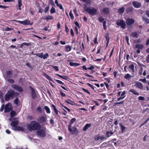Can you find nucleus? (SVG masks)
Listing matches in <instances>:
<instances>
[{"label": "nucleus", "mask_w": 149, "mask_h": 149, "mask_svg": "<svg viewBox=\"0 0 149 149\" xmlns=\"http://www.w3.org/2000/svg\"><path fill=\"white\" fill-rule=\"evenodd\" d=\"M51 107H52L53 108V109L54 110L56 113L57 115H58V110L56 109V108L54 104H52V105Z\"/></svg>", "instance_id": "a878e982"}, {"label": "nucleus", "mask_w": 149, "mask_h": 149, "mask_svg": "<svg viewBox=\"0 0 149 149\" xmlns=\"http://www.w3.org/2000/svg\"><path fill=\"white\" fill-rule=\"evenodd\" d=\"M31 45V43H27V42H23L21 45L20 47L21 48H23V47L24 45H26L27 46H29Z\"/></svg>", "instance_id": "c85d7f7f"}, {"label": "nucleus", "mask_w": 149, "mask_h": 149, "mask_svg": "<svg viewBox=\"0 0 149 149\" xmlns=\"http://www.w3.org/2000/svg\"><path fill=\"white\" fill-rule=\"evenodd\" d=\"M47 120V116L45 113L44 116L39 117L37 119V121L39 124L45 123Z\"/></svg>", "instance_id": "20e7f679"}, {"label": "nucleus", "mask_w": 149, "mask_h": 149, "mask_svg": "<svg viewBox=\"0 0 149 149\" xmlns=\"http://www.w3.org/2000/svg\"><path fill=\"white\" fill-rule=\"evenodd\" d=\"M44 109L46 113L47 114H50L51 113V111L49 108L47 106H45L44 107Z\"/></svg>", "instance_id": "aec40b11"}, {"label": "nucleus", "mask_w": 149, "mask_h": 149, "mask_svg": "<svg viewBox=\"0 0 149 149\" xmlns=\"http://www.w3.org/2000/svg\"><path fill=\"white\" fill-rule=\"evenodd\" d=\"M104 20V19L102 17H100L98 19V21L100 22H102Z\"/></svg>", "instance_id": "864d4df0"}, {"label": "nucleus", "mask_w": 149, "mask_h": 149, "mask_svg": "<svg viewBox=\"0 0 149 149\" xmlns=\"http://www.w3.org/2000/svg\"><path fill=\"white\" fill-rule=\"evenodd\" d=\"M72 127H68V130L70 132H71L72 134H75L76 135H77L79 133V131L78 130L77 128L74 127H72V129L71 128Z\"/></svg>", "instance_id": "423d86ee"}, {"label": "nucleus", "mask_w": 149, "mask_h": 149, "mask_svg": "<svg viewBox=\"0 0 149 149\" xmlns=\"http://www.w3.org/2000/svg\"><path fill=\"white\" fill-rule=\"evenodd\" d=\"M125 26V22L122 20V28L124 29Z\"/></svg>", "instance_id": "680f3d73"}, {"label": "nucleus", "mask_w": 149, "mask_h": 149, "mask_svg": "<svg viewBox=\"0 0 149 149\" xmlns=\"http://www.w3.org/2000/svg\"><path fill=\"white\" fill-rule=\"evenodd\" d=\"M54 18V17L52 16L48 15L46 17L43 18V19L46 20L47 21H48L50 20H53Z\"/></svg>", "instance_id": "412c9836"}, {"label": "nucleus", "mask_w": 149, "mask_h": 149, "mask_svg": "<svg viewBox=\"0 0 149 149\" xmlns=\"http://www.w3.org/2000/svg\"><path fill=\"white\" fill-rule=\"evenodd\" d=\"M146 61L147 63H149V54L146 56Z\"/></svg>", "instance_id": "774afa93"}, {"label": "nucleus", "mask_w": 149, "mask_h": 149, "mask_svg": "<svg viewBox=\"0 0 149 149\" xmlns=\"http://www.w3.org/2000/svg\"><path fill=\"white\" fill-rule=\"evenodd\" d=\"M76 120V119L75 118H72L70 121L68 127H72V124Z\"/></svg>", "instance_id": "393cba45"}, {"label": "nucleus", "mask_w": 149, "mask_h": 149, "mask_svg": "<svg viewBox=\"0 0 149 149\" xmlns=\"http://www.w3.org/2000/svg\"><path fill=\"white\" fill-rule=\"evenodd\" d=\"M51 66L56 71H59V69L58 68V67L57 66H54L53 65H51Z\"/></svg>", "instance_id": "13d9d810"}, {"label": "nucleus", "mask_w": 149, "mask_h": 149, "mask_svg": "<svg viewBox=\"0 0 149 149\" xmlns=\"http://www.w3.org/2000/svg\"><path fill=\"white\" fill-rule=\"evenodd\" d=\"M7 81L9 83L13 84L15 82V81L14 79H9L7 80Z\"/></svg>", "instance_id": "a18cd8bd"}, {"label": "nucleus", "mask_w": 149, "mask_h": 149, "mask_svg": "<svg viewBox=\"0 0 149 149\" xmlns=\"http://www.w3.org/2000/svg\"><path fill=\"white\" fill-rule=\"evenodd\" d=\"M36 133L38 136L41 137H44L46 135V133L44 130L40 129L37 130Z\"/></svg>", "instance_id": "39448f33"}, {"label": "nucleus", "mask_w": 149, "mask_h": 149, "mask_svg": "<svg viewBox=\"0 0 149 149\" xmlns=\"http://www.w3.org/2000/svg\"><path fill=\"white\" fill-rule=\"evenodd\" d=\"M43 75L46 78L49 80L51 81L52 82L53 81L52 79L47 74L44 72L43 73Z\"/></svg>", "instance_id": "a211bd4d"}, {"label": "nucleus", "mask_w": 149, "mask_h": 149, "mask_svg": "<svg viewBox=\"0 0 149 149\" xmlns=\"http://www.w3.org/2000/svg\"><path fill=\"white\" fill-rule=\"evenodd\" d=\"M86 84L88 85L93 90H94V88H95V87H94V86H93L92 85H91V84L88 83H87Z\"/></svg>", "instance_id": "0e129e2a"}, {"label": "nucleus", "mask_w": 149, "mask_h": 149, "mask_svg": "<svg viewBox=\"0 0 149 149\" xmlns=\"http://www.w3.org/2000/svg\"><path fill=\"white\" fill-rule=\"evenodd\" d=\"M130 91L132 93L134 94L135 95H139V93L138 92H136L134 89H130Z\"/></svg>", "instance_id": "f704fd0d"}, {"label": "nucleus", "mask_w": 149, "mask_h": 149, "mask_svg": "<svg viewBox=\"0 0 149 149\" xmlns=\"http://www.w3.org/2000/svg\"><path fill=\"white\" fill-rule=\"evenodd\" d=\"M116 24L118 26H121V20H119L117 21Z\"/></svg>", "instance_id": "052dcab7"}, {"label": "nucleus", "mask_w": 149, "mask_h": 149, "mask_svg": "<svg viewBox=\"0 0 149 149\" xmlns=\"http://www.w3.org/2000/svg\"><path fill=\"white\" fill-rule=\"evenodd\" d=\"M65 102L68 103V104H69L71 105H73L74 104V102L72 100H70V99H68L67 100H65Z\"/></svg>", "instance_id": "bb28decb"}, {"label": "nucleus", "mask_w": 149, "mask_h": 149, "mask_svg": "<svg viewBox=\"0 0 149 149\" xmlns=\"http://www.w3.org/2000/svg\"><path fill=\"white\" fill-rule=\"evenodd\" d=\"M134 8L133 7H129L126 10V11L128 13H131L133 12Z\"/></svg>", "instance_id": "7c9ffc66"}, {"label": "nucleus", "mask_w": 149, "mask_h": 149, "mask_svg": "<svg viewBox=\"0 0 149 149\" xmlns=\"http://www.w3.org/2000/svg\"><path fill=\"white\" fill-rule=\"evenodd\" d=\"M69 15L70 16V17L72 19H73L74 18V16L73 14L72 13V12L71 11H70L69 13Z\"/></svg>", "instance_id": "603ef678"}, {"label": "nucleus", "mask_w": 149, "mask_h": 149, "mask_svg": "<svg viewBox=\"0 0 149 149\" xmlns=\"http://www.w3.org/2000/svg\"><path fill=\"white\" fill-rule=\"evenodd\" d=\"M143 20L147 24L149 23V19L147 17H143Z\"/></svg>", "instance_id": "c03bdc74"}, {"label": "nucleus", "mask_w": 149, "mask_h": 149, "mask_svg": "<svg viewBox=\"0 0 149 149\" xmlns=\"http://www.w3.org/2000/svg\"><path fill=\"white\" fill-rule=\"evenodd\" d=\"M65 48L67 52L70 51L72 49V47L69 45H66L65 46Z\"/></svg>", "instance_id": "473e14b6"}, {"label": "nucleus", "mask_w": 149, "mask_h": 149, "mask_svg": "<svg viewBox=\"0 0 149 149\" xmlns=\"http://www.w3.org/2000/svg\"><path fill=\"white\" fill-rule=\"evenodd\" d=\"M60 94L61 95V96L62 97H65L66 96V94L65 93H63L61 91H60Z\"/></svg>", "instance_id": "338daca9"}, {"label": "nucleus", "mask_w": 149, "mask_h": 149, "mask_svg": "<svg viewBox=\"0 0 149 149\" xmlns=\"http://www.w3.org/2000/svg\"><path fill=\"white\" fill-rule=\"evenodd\" d=\"M50 12L51 14L56 13V11L55 8L53 7H52L50 10Z\"/></svg>", "instance_id": "58836bf2"}, {"label": "nucleus", "mask_w": 149, "mask_h": 149, "mask_svg": "<svg viewBox=\"0 0 149 149\" xmlns=\"http://www.w3.org/2000/svg\"><path fill=\"white\" fill-rule=\"evenodd\" d=\"M49 9V6H47L45 7L44 10V12L46 13H47Z\"/></svg>", "instance_id": "5fc2aeb1"}, {"label": "nucleus", "mask_w": 149, "mask_h": 149, "mask_svg": "<svg viewBox=\"0 0 149 149\" xmlns=\"http://www.w3.org/2000/svg\"><path fill=\"white\" fill-rule=\"evenodd\" d=\"M82 68L85 70H91L92 73H94L95 71L93 70L95 68L94 66L92 65H91L90 67L87 68L85 65H83L82 67Z\"/></svg>", "instance_id": "9d476101"}, {"label": "nucleus", "mask_w": 149, "mask_h": 149, "mask_svg": "<svg viewBox=\"0 0 149 149\" xmlns=\"http://www.w3.org/2000/svg\"><path fill=\"white\" fill-rule=\"evenodd\" d=\"M70 65L72 66H74V67H76L78 66H79L80 65V64L79 63H74L73 62H70Z\"/></svg>", "instance_id": "b1692460"}, {"label": "nucleus", "mask_w": 149, "mask_h": 149, "mask_svg": "<svg viewBox=\"0 0 149 149\" xmlns=\"http://www.w3.org/2000/svg\"><path fill=\"white\" fill-rule=\"evenodd\" d=\"M58 83L60 84H62L63 85L65 86V84L61 81L59 80L56 79L55 80Z\"/></svg>", "instance_id": "8fccbe9b"}, {"label": "nucleus", "mask_w": 149, "mask_h": 149, "mask_svg": "<svg viewBox=\"0 0 149 149\" xmlns=\"http://www.w3.org/2000/svg\"><path fill=\"white\" fill-rule=\"evenodd\" d=\"M129 68L132 70H133L134 69V65L132 64L129 66Z\"/></svg>", "instance_id": "bf43d9fd"}, {"label": "nucleus", "mask_w": 149, "mask_h": 149, "mask_svg": "<svg viewBox=\"0 0 149 149\" xmlns=\"http://www.w3.org/2000/svg\"><path fill=\"white\" fill-rule=\"evenodd\" d=\"M131 77V76L129 74H127L125 76V78L126 79Z\"/></svg>", "instance_id": "69168bd1"}, {"label": "nucleus", "mask_w": 149, "mask_h": 149, "mask_svg": "<svg viewBox=\"0 0 149 149\" xmlns=\"http://www.w3.org/2000/svg\"><path fill=\"white\" fill-rule=\"evenodd\" d=\"M9 104L8 103L6 104L4 108V112H8L10 111V109L8 107Z\"/></svg>", "instance_id": "4be33fe9"}, {"label": "nucleus", "mask_w": 149, "mask_h": 149, "mask_svg": "<svg viewBox=\"0 0 149 149\" xmlns=\"http://www.w3.org/2000/svg\"><path fill=\"white\" fill-rule=\"evenodd\" d=\"M134 22V20L132 19H128L126 21L127 24L129 25H130L133 24Z\"/></svg>", "instance_id": "4468645a"}, {"label": "nucleus", "mask_w": 149, "mask_h": 149, "mask_svg": "<svg viewBox=\"0 0 149 149\" xmlns=\"http://www.w3.org/2000/svg\"><path fill=\"white\" fill-rule=\"evenodd\" d=\"M19 101V99L18 97L16 98L14 100V102L16 104H17L18 103Z\"/></svg>", "instance_id": "e2e57ef3"}, {"label": "nucleus", "mask_w": 149, "mask_h": 149, "mask_svg": "<svg viewBox=\"0 0 149 149\" xmlns=\"http://www.w3.org/2000/svg\"><path fill=\"white\" fill-rule=\"evenodd\" d=\"M94 139L95 141H97L100 140V135L99 134L94 136Z\"/></svg>", "instance_id": "4c0bfd02"}, {"label": "nucleus", "mask_w": 149, "mask_h": 149, "mask_svg": "<svg viewBox=\"0 0 149 149\" xmlns=\"http://www.w3.org/2000/svg\"><path fill=\"white\" fill-rule=\"evenodd\" d=\"M106 22L105 21H104L103 22V28L104 30L107 29V26L106 24Z\"/></svg>", "instance_id": "49530a36"}, {"label": "nucleus", "mask_w": 149, "mask_h": 149, "mask_svg": "<svg viewBox=\"0 0 149 149\" xmlns=\"http://www.w3.org/2000/svg\"><path fill=\"white\" fill-rule=\"evenodd\" d=\"M19 94L15 92L13 90H9L5 94L4 99L6 101H8L12 99L14 97L18 96Z\"/></svg>", "instance_id": "f03ea898"}, {"label": "nucleus", "mask_w": 149, "mask_h": 149, "mask_svg": "<svg viewBox=\"0 0 149 149\" xmlns=\"http://www.w3.org/2000/svg\"><path fill=\"white\" fill-rule=\"evenodd\" d=\"M130 36L136 38H137L138 37V34L136 32L132 33L130 34Z\"/></svg>", "instance_id": "c756f323"}, {"label": "nucleus", "mask_w": 149, "mask_h": 149, "mask_svg": "<svg viewBox=\"0 0 149 149\" xmlns=\"http://www.w3.org/2000/svg\"><path fill=\"white\" fill-rule=\"evenodd\" d=\"M81 1H82L84 2H85L87 3L90 4L91 3V1L90 0H80Z\"/></svg>", "instance_id": "3c124183"}, {"label": "nucleus", "mask_w": 149, "mask_h": 149, "mask_svg": "<svg viewBox=\"0 0 149 149\" xmlns=\"http://www.w3.org/2000/svg\"><path fill=\"white\" fill-rule=\"evenodd\" d=\"M107 139L106 136H105L104 135H100V140H106Z\"/></svg>", "instance_id": "ea45409f"}, {"label": "nucleus", "mask_w": 149, "mask_h": 149, "mask_svg": "<svg viewBox=\"0 0 149 149\" xmlns=\"http://www.w3.org/2000/svg\"><path fill=\"white\" fill-rule=\"evenodd\" d=\"M103 13L104 14H107L109 13V10L108 8H104L103 9Z\"/></svg>", "instance_id": "72a5a7b5"}, {"label": "nucleus", "mask_w": 149, "mask_h": 149, "mask_svg": "<svg viewBox=\"0 0 149 149\" xmlns=\"http://www.w3.org/2000/svg\"><path fill=\"white\" fill-rule=\"evenodd\" d=\"M18 124L19 121L17 120L12 122L11 123L10 125L13 127V129L14 130Z\"/></svg>", "instance_id": "ddd939ff"}, {"label": "nucleus", "mask_w": 149, "mask_h": 149, "mask_svg": "<svg viewBox=\"0 0 149 149\" xmlns=\"http://www.w3.org/2000/svg\"><path fill=\"white\" fill-rule=\"evenodd\" d=\"M13 30V29L9 28L8 27H6L5 29L4 30L6 31H8L11 30Z\"/></svg>", "instance_id": "6e6d98bb"}, {"label": "nucleus", "mask_w": 149, "mask_h": 149, "mask_svg": "<svg viewBox=\"0 0 149 149\" xmlns=\"http://www.w3.org/2000/svg\"><path fill=\"white\" fill-rule=\"evenodd\" d=\"M49 56V54L46 53L43 56V58L44 59L47 58V57Z\"/></svg>", "instance_id": "de8ad7c7"}, {"label": "nucleus", "mask_w": 149, "mask_h": 149, "mask_svg": "<svg viewBox=\"0 0 149 149\" xmlns=\"http://www.w3.org/2000/svg\"><path fill=\"white\" fill-rule=\"evenodd\" d=\"M38 6L37 7H39L38 8V12L39 13H42L43 11V9L41 8V7H39V4L38 3Z\"/></svg>", "instance_id": "e433bc0d"}, {"label": "nucleus", "mask_w": 149, "mask_h": 149, "mask_svg": "<svg viewBox=\"0 0 149 149\" xmlns=\"http://www.w3.org/2000/svg\"><path fill=\"white\" fill-rule=\"evenodd\" d=\"M34 55H36L38 56V57L42 58L43 57V53H39L37 54H34Z\"/></svg>", "instance_id": "79ce46f5"}, {"label": "nucleus", "mask_w": 149, "mask_h": 149, "mask_svg": "<svg viewBox=\"0 0 149 149\" xmlns=\"http://www.w3.org/2000/svg\"><path fill=\"white\" fill-rule=\"evenodd\" d=\"M132 4L135 8H139L141 6V4L136 1H134L132 2Z\"/></svg>", "instance_id": "f8f14e48"}, {"label": "nucleus", "mask_w": 149, "mask_h": 149, "mask_svg": "<svg viewBox=\"0 0 149 149\" xmlns=\"http://www.w3.org/2000/svg\"><path fill=\"white\" fill-rule=\"evenodd\" d=\"M116 131V130H115L113 131L110 130L109 131H108L106 132V133L105 134V135L107 138L109 137L110 136L113 135Z\"/></svg>", "instance_id": "1a4fd4ad"}, {"label": "nucleus", "mask_w": 149, "mask_h": 149, "mask_svg": "<svg viewBox=\"0 0 149 149\" xmlns=\"http://www.w3.org/2000/svg\"><path fill=\"white\" fill-rule=\"evenodd\" d=\"M29 88L31 91V95L32 98L33 99H34L36 97V95L34 89L31 86H30Z\"/></svg>", "instance_id": "9b49d317"}, {"label": "nucleus", "mask_w": 149, "mask_h": 149, "mask_svg": "<svg viewBox=\"0 0 149 149\" xmlns=\"http://www.w3.org/2000/svg\"><path fill=\"white\" fill-rule=\"evenodd\" d=\"M91 126V124H86L83 127V130L84 131H86L88 128L90 127Z\"/></svg>", "instance_id": "6ab92c4d"}, {"label": "nucleus", "mask_w": 149, "mask_h": 149, "mask_svg": "<svg viewBox=\"0 0 149 149\" xmlns=\"http://www.w3.org/2000/svg\"><path fill=\"white\" fill-rule=\"evenodd\" d=\"M36 111H38L39 113H42V110L41 108L39 107H38L37 108Z\"/></svg>", "instance_id": "09e8293b"}, {"label": "nucleus", "mask_w": 149, "mask_h": 149, "mask_svg": "<svg viewBox=\"0 0 149 149\" xmlns=\"http://www.w3.org/2000/svg\"><path fill=\"white\" fill-rule=\"evenodd\" d=\"M11 87L13 89L19 93L22 92L23 91L22 88L18 86L17 85L15 84L12 85Z\"/></svg>", "instance_id": "0eeeda50"}, {"label": "nucleus", "mask_w": 149, "mask_h": 149, "mask_svg": "<svg viewBox=\"0 0 149 149\" xmlns=\"http://www.w3.org/2000/svg\"><path fill=\"white\" fill-rule=\"evenodd\" d=\"M135 85L136 87L139 88L140 89H142L143 88V86L142 84L139 82L136 81L135 83Z\"/></svg>", "instance_id": "2eb2a0df"}, {"label": "nucleus", "mask_w": 149, "mask_h": 149, "mask_svg": "<svg viewBox=\"0 0 149 149\" xmlns=\"http://www.w3.org/2000/svg\"><path fill=\"white\" fill-rule=\"evenodd\" d=\"M24 128L22 127H20L19 126H17L15 128L14 130L15 131H24Z\"/></svg>", "instance_id": "f3484780"}, {"label": "nucleus", "mask_w": 149, "mask_h": 149, "mask_svg": "<svg viewBox=\"0 0 149 149\" xmlns=\"http://www.w3.org/2000/svg\"><path fill=\"white\" fill-rule=\"evenodd\" d=\"M26 127L29 131L38 130L41 127L40 124L35 120L31 121L30 124L26 125Z\"/></svg>", "instance_id": "f257e3e1"}, {"label": "nucleus", "mask_w": 149, "mask_h": 149, "mask_svg": "<svg viewBox=\"0 0 149 149\" xmlns=\"http://www.w3.org/2000/svg\"><path fill=\"white\" fill-rule=\"evenodd\" d=\"M12 74V72L11 70L7 71L6 72V75L4 77L5 79L10 78V76Z\"/></svg>", "instance_id": "dca6fc26"}, {"label": "nucleus", "mask_w": 149, "mask_h": 149, "mask_svg": "<svg viewBox=\"0 0 149 149\" xmlns=\"http://www.w3.org/2000/svg\"><path fill=\"white\" fill-rule=\"evenodd\" d=\"M105 37L107 41H109L110 38L109 36V34L108 33H107L105 36Z\"/></svg>", "instance_id": "a19ab883"}, {"label": "nucleus", "mask_w": 149, "mask_h": 149, "mask_svg": "<svg viewBox=\"0 0 149 149\" xmlns=\"http://www.w3.org/2000/svg\"><path fill=\"white\" fill-rule=\"evenodd\" d=\"M144 47V46L142 44H137L135 46V48L138 49H142Z\"/></svg>", "instance_id": "5701e85b"}, {"label": "nucleus", "mask_w": 149, "mask_h": 149, "mask_svg": "<svg viewBox=\"0 0 149 149\" xmlns=\"http://www.w3.org/2000/svg\"><path fill=\"white\" fill-rule=\"evenodd\" d=\"M56 75L58 76V77L66 80H67L68 79H69V78L66 76L64 75L62 76L58 74H56Z\"/></svg>", "instance_id": "cd10ccee"}, {"label": "nucleus", "mask_w": 149, "mask_h": 149, "mask_svg": "<svg viewBox=\"0 0 149 149\" xmlns=\"http://www.w3.org/2000/svg\"><path fill=\"white\" fill-rule=\"evenodd\" d=\"M18 3L19 7L18 9H19V10H21V7L22 5V0H18ZM17 9H18V8Z\"/></svg>", "instance_id": "2f4dec72"}, {"label": "nucleus", "mask_w": 149, "mask_h": 149, "mask_svg": "<svg viewBox=\"0 0 149 149\" xmlns=\"http://www.w3.org/2000/svg\"><path fill=\"white\" fill-rule=\"evenodd\" d=\"M113 143L114 146L117 147H120V146H121L119 141H117L116 142H115L114 143Z\"/></svg>", "instance_id": "c9c22d12"}, {"label": "nucleus", "mask_w": 149, "mask_h": 149, "mask_svg": "<svg viewBox=\"0 0 149 149\" xmlns=\"http://www.w3.org/2000/svg\"><path fill=\"white\" fill-rule=\"evenodd\" d=\"M84 9L91 16H93L97 14V9L94 7L88 8L87 6V5L86 4L84 5Z\"/></svg>", "instance_id": "7ed1b4c3"}, {"label": "nucleus", "mask_w": 149, "mask_h": 149, "mask_svg": "<svg viewBox=\"0 0 149 149\" xmlns=\"http://www.w3.org/2000/svg\"><path fill=\"white\" fill-rule=\"evenodd\" d=\"M13 21L16 22H19L20 24H23L24 25H31V21L29 20H28L27 19H25L23 21H21L17 20H14Z\"/></svg>", "instance_id": "6e6552de"}, {"label": "nucleus", "mask_w": 149, "mask_h": 149, "mask_svg": "<svg viewBox=\"0 0 149 149\" xmlns=\"http://www.w3.org/2000/svg\"><path fill=\"white\" fill-rule=\"evenodd\" d=\"M16 112L14 111H12L10 113V116L11 117H12L14 116L16 114Z\"/></svg>", "instance_id": "37998d69"}, {"label": "nucleus", "mask_w": 149, "mask_h": 149, "mask_svg": "<svg viewBox=\"0 0 149 149\" xmlns=\"http://www.w3.org/2000/svg\"><path fill=\"white\" fill-rule=\"evenodd\" d=\"M102 47L101 46H100L99 47H97V52L96 53V54H97L100 53V50L102 48Z\"/></svg>", "instance_id": "4d7b16f0"}]
</instances>
